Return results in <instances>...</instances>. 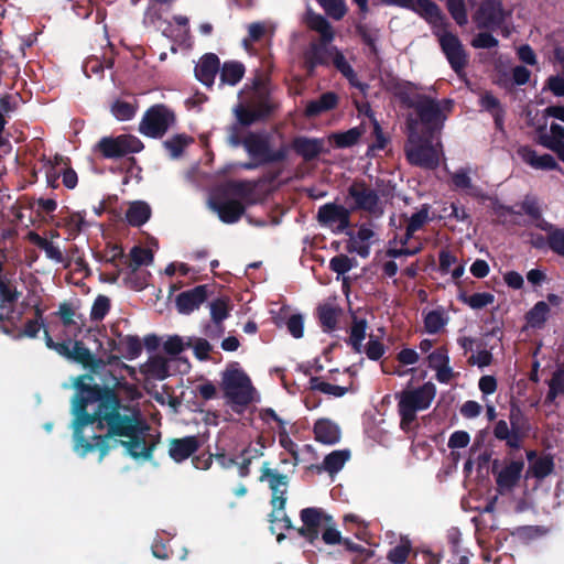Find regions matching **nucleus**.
<instances>
[{
  "label": "nucleus",
  "instance_id": "29",
  "mask_svg": "<svg viewBox=\"0 0 564 564\" xmlns=\"http://www.w3.org/2000/svg\"><path fill=\"white\" fill-rule=\"evenodd\" d=\"M368 322L364 317H358L356 314L351 315V324L349 327V337L346 344L351 347L356 354L362 352V341L367 336Z\"/></svg>",
  "mask_w": 564,
  "mask_h": 564
},
{
  "label": "nucleus",
  "instance_id": "26",
  "mask_svg": "<svg viewBox=\"0 0 564 564\" xmlns=\"http://www.w3.org/2000/svg\"><path fill=\"white\" fill-rule=\"evenodd\" d=\"M387 89L405 107L410 108V105L415 104V97L412 95L419 87L414 83L392 76L387 82Z\"/></svg>",
  "mask_w": 564,
  "mask_h": 564
},
{
  "label": "nucleus",
  "instance_id": "1",
  "mask_svg": "<svg viewBox=\"0 0 564 564\" xmlns=\"http://www.w3.org/2000/svg\"><path fill=\"white\" fill-rule=\"evenodd\" d=\"M91 375H80L74 381V451L85 457L98 449L101 460L111 449L122 446L130 457L151 460L160 433L150 434L151 427L140 410L123 404L113 387L91 384Z\"/></svg>",
  "mask_w": 564,
  "mask_h": 564
},
{
  "label": "nucleus",
  "instance_id": "24",
  "mask_svg": "<svg viewBox=\"0 0 564 564\" xmlns=\"http://www.w3.org/2000/svg\"><path fill=\"white\" fill-rule=\"evenodd\" d=\"M518 154L524 163L535 170L553 171L560 170V165L551 154L539 155L535 150L529 145H523L518 149Z\"/></svg>",
  "mask_w": 564,
  "mask_h": 564
},
{
  "label": "nucleus",
  "instance_id": "54",
  "mask_svg": "<svg viewBox=\"0 0 564 564\" xmlns=\"http://www.w3.org/2000/svg\"><path fill=\"white\" fill-rule=\"evenodd\" d=\"M357 261L355 258H349L346 254H338L330 259L329 269L338 275L349 272Z\"/></svg>",
  "mask_w": 564,
  "mask_h": 564
},
{
  "label": "nucleus",
  "instance_id": "9",
  "mask_svg": "<svg viewBox=\"0 0 564 564\" xmlns=\"http://www.w3.org/2000/svg\"><path fill=\"white\" fill-rule=\"evenodd\" d=\"M144 148L142 141L132 134L102 137L95 145L104 159H120L131 153H139Z\"/></svg>",
  "mask_w": 564,
  "mask_h": 564
},
{
  "label": "nucleus",
  "instance_id": "22",
  "mask_svg": "<svg viewBox=\"0 0 564 564\" xmlns=\"http://www.w3.org/2000/svg\"><path fill=\"white\" fill-rule=\"evenodd\" d=\"M510 426L513 432L512 443L510 444V448L519 449L521 447V443L523 437L530 431V422L529 419L524 415L521 408L514 403H511L510 413H509Z\"/></svg>",
  "mask_w": 564,
  "mask_h": 564
},
{
  "label": "nucleus",
  "instance_id": "28",
  "mask_svg": "<svg viewBox=\"0 0 564 564\" xmlns=\"http://www.w3.org/2000/svg\"><path fill=\"white\" fill-rule=\"evenodd\" d=\"M350 458L349 449H337L327 454L321 465H311L308 469L317 473L327 471L330 476L337 474Z\"/></svg>",
  "mask_w": 564,
  "mask_h": 564
},
{
  "label": "nucleus",
  "instance_id": "17",
  "mask_svg": "<svg viewBox=\"0 0 564 564\" xmlns=\"http://www.w3.org/2000/svg\"><path fill=\"white\" fill-rule=\"evenodd\" d=\"M209 205L225 224L237 223L246 212L241 202L225 197H215L210 199Z\"/></svg>",
  "mask_w": 564,
  "mask_h": 564
},
{
  "label": "nucleus",
  "instance_id": "15",
  "mask_svg": "<svg viewBox=\"0 0 564 564\" xmlns=\"http://www.w3.org/2000/svg\"><path fill=\"white\" fill-rule=\"evenodd\" d=\"M348 195L355 200V209L375 213L379 204V196L377 192L367 184L355 182L348 187Z\"/></svg>",
  "mask_w": 564,
  "mask_h": 564
},
{
  "label": "nucleus",
  "instance_id": "32",
  "mask_svg": "<svg viewBox=\"0 0 564 564\" xmlns=\"http://www.w3.org/2000/svg\"><path fill=\"white\" fill-rule=\"evenodd\" d=\"M151 214V207L147 202L135 200L130 203L126 212V220L132 227H141L150 219Z\"/></svg>",
  "mask_w": 564,
  "mask_h": 564
},
{
  "label": "nucleus",
  "instance_id": "45",
  "mask_svg": "<svg viewBox=\"0 0 564 564\" xmlns=\"http://www.w3.org/2000/svg\"><path fill=\"white\" fill-rule=\"evenodd\" d=\"M457 299L473 310H481L495 302V295L489 292L474 293L471 295L460 292Z\"/></svg>",
  "mask_w": 564,
  "mask_h": 564
},
{
  "label": "nucleus",
  "instance_id": "46",
  "mask_svg": "<svg viewBox=\"0 0 564 564\" xmlns=\"http://www.w3.org/2000/svg\"><path fill=\"white\" fill-rule=\"evenodd\" d=\"M210 319L216 324H224L230 315L231 306L228 297H217L209 303Z\"/></svg>",
  "mask_w": 564,
  "mask_h": 564
},
{
  "label": "nucleus",
  "instance_id": "27",
  "mask_svg": "<svg viewBox=\"0 0 564 564\" xmlns=\"http://www.w3.org/2000/svg\"><path fill=\"white\" fill-rule=\"evenodd\" d=\"M315 440L325 445H334L340 441V429L329 419H319L313 427Z\"/></svg>",
  "mask_w": 564,
  "mask_h": 564
},
{
  "label": "nucleus",
  "instance_id": "19",
  "mask_svg": "<svg viewBox=\"0 0 564 564\" xmlns=\"http://www.w3.org/2000/svg\"><path fill=\"white\" fill-rule=\"evenodd\" d=\"M200 445V441L196 435L171 438L169 442V455L175 463H182L192 457L199 449Z\"/></svg>",
  "mask_w": 564,
  "mask_h": 564
},
{
  "label": "nucleus",
  "instance_id": "35",
  "mask_svg": "<svg viewBox=\"0 0 564 564\" xmlns=\"http://www.w3.org/2000/svg\"><path fill=\"white\" fill-rule=\"evenodd\" d=\"M28 240L35 245L37 248L44 250L46 257L56 263H64L65 258L63 252L57 246H54L46 238L39 235L36 231H29L26 235Z\"/></svg>",
  "mask_w": 564,
  "mask_h": 564
},
{
  "label": "nucleus",
  "instance_id": "50",
  "mask_svg": "<svg viewBox=\"0 0 564 564\" xmlns=\"http://www.w3.org/2000/svg\"><path fill=\"white\" fill-rule=\"evenodd\" d=\"M310 388L312 390H317L325 394L334 395L336 398L344 397L348 391V388H346V387L335 386V384L322 381L318 377H312L310 379Z\"/></svg>",
  "mask_w": 564,
  "mask_h": 564
},
{
  "label": "nucleus",
  "instance_id": "49",
  "mask_svg": "<svg viewBox=\"0 0 564 564\" xmlns=\"http://www.w3.org/2000/svg\"><path fill=\"white\" fill-rule=\"evenodd\" d=\"M554 469V460L552 456H542L535 458V460L530 465L529 471L533 475V477L538 479H543L549 476Z\"/></svg>",
  "mask_w": 564,
  "mask_h": 564
},
{
  "label": "nucleus",
  "instance_id": "38",
  "mask_svg": "<svg viewBox=\"0 0 564 564\" xmlns=\"http://www.w3.org/2000/svg\"><path fill=\"white\" fill-rule=\"evenodd\" d=\"M307 25L311 30L316 31L321 35L324 44H328L334 39V31L326 18L321 14L312 13L307 18Z\"/></svg>",
  "mask_w": 564,
  "mask_h": 564
},
{
  "label": "nucleus",
  "instance_id": "47",
  "mask_svg": "<svg viewBox=\"0 0 564 564\" xmlns=\"http://www.w3.org/2000/svg\"><path fill=\"white\" fill-rule=\"evenodd\" d=\"M448 318L442 308L430 311L424 316V327L429 334H437L446 324Z\"/></svg>",
  "mask_w": 564,
  "mask_h": 564
},
{
  "label": "nucleus",
  "instance_id": "43",
  "mask_svg": "<svg viewBox=\"0 0 564 564\" xmlns=\"http://www.w3.org/2000/svg\"><path fill=\"white\" fill-rule=\"evenodd\" d=\"M194 142V139L185 133H177L163 142L164 149L170 153L172 159L180 158L185 148Z\"/></svg>",
  "mask_w": 564,
  "mask_h": 564
},
{
  "label": "nucleus",
  "instance_id": "8",
  "mask_svg": "<svg viewBox=\"0 0 564 564\" xmlns=\"http://www.w3.org/2000/svg\"><path fill=\"white\" fill-rule=\"evenodd\" d=\"M243 148L250 158L260 160V163L283 162L288 158V147L281 145L278 150H272L270 138L267 134L248 132L245 137Z\"/></svg>",
  "mask_w": 564,
  "mask_h": 564
},
{
  "label": "nucleus",
  "instance_id": "23",
  "mask_svg": "<svg viewBox=\"0 0 564 564\" xmlns=\"http://www.w3.org/2000/svg\"><path fill=\"white\" fill-rule=\"evenodd\" d=\"M220 61L214 53H207L202 56L195 66V77L206 87L210 88L214 85L215 77L219 73Z\"/></svg>",
  "mask_w": 564,
  "mask_h": 564
},
{
  "label": "nucleus",
  "instance_id": "18",
  "mask_svg": "<svg viewBox=\"0 0 564 564\" xmlns=\"http://www.w3.org/2000/svg\"><path fill=\"white\" fill-rule=\"evenodd\" d=\"M317 221L321 225H333L338 223V231H343L350 224V213L341 205L327 203L318 208Z\"/></svg>",
  "mask_w": 564,
  "mask_h": 564
},
{
  "label": "nucleus",
  "instance_id": "31",
  "mask_svg": "<svg viewBox=\"0 0 564 564\" xmlns=\"http://www.w3.org/2000/svg\"><path fill=\"white\" fill-rule=\"evenodd\" d=\"M338 105V95L334 91L322 94L317 99L307 102L305 108V116L307 118H315L323 112L333 110Z\"/></svg>",
  "mask_w": 564,
  "mask_h": 564
},
{
  "label": "nucleus",
  "instance_id": "20",
  "mask_svg": "<svg viewBox=\"0 0 564 564\" xmlns=\"http://www.w3.org/2000/svg\"><path fill=\"white\" fill-rule=\"evenodd\" d=\"M303 527L297 529V533L303 536L307 542L314 544L319 535V525L322 522V510L318 508H304L300 512Z\"/></svg>",
  "mask_w": 564,
  "mask_h": 564
},
{
  "label": "nucleus",
  "instance_id": "56",
  "mask_svg": "<svg viewBox=\"0 0 564 564\" xmlns=\"http://www.w3.org/2000/svg\"><path fill=\"white\" fill-rule=\"evenodd\" d=\"M120 345L124 346L123 357L132 360L142 352V344L138 336L128 335L121 339Z\"/></svg>",
  "mask_w": 564,
  "mask_h": 564
},
{
  "label": "nucleus",
  "instance_id": "52",
  "mask_svg": "<svg viewBox=\"0 0 564 564\" xmlns=\"http://www.w3.org/2000/svg\"><path fill=\"white\" fill-rule=\"evenodd\" d=\"M430 205L423 204L416 213H414L408 221V237H412L414 232L420 230L429 220Z\"/></svg>",
  "mask_w": 564,
  "mask_h": 564
},
{
  "label": "nucleus",
  "instance_id": "4",
  "mask_svg": "<svg viewBox=\"0 0 564 564\" xmlns=\"http://www.w3.org/2000/svg\"><path fill=\"white\" fill-rule=\"evenodd\" d=\"M44 341L48 349H52L65 359L82 365L85 369H88V375H91L93 378L94 375L99 372V369L105 367V361L100 357L95 356L90 349L86 347L83 340L75 339L72 341L70 339H66L63 341H55L48 330L44 328ZM90 383L94 384V380Z\"/></svg>",
  "mask_w": 564,
  "mask_h": 564
},
{
  "label": "nucleus",
  "instance_id": "36",
  "mask_svg": "<svg viewBox=\"0 0 564 564\" xmlns=\"http://www.w3.org/2000/svg\"><path fill=\"white\" fill-rule=\"evenodd\" d=\"M246 72L245 65L237 61H228L219 67L220 82L230 86L237 85Z\"/></svg>",
  "mask_w": 564,
  "mask_h": 564
},
{
  "label": "nucleus",
  "instance_id": "41",
  "mask_svg": "<svg viewBox=\"0 0 564 564\" xmlns=\"http://www.w3.org/2000/svg\"><path fill=\"white\" fill-rule=\"evenodd\" d=\"M151 273L147 270H139V268H129L123 284L134 291H142L149 285Z\"/></svg>",
  "mask_w": 564,
  "mask_h": 564
},
{
  "label": "nucleus",
  "instance_id": "48",
  "mask_svg": "<svg viewBox=\"0 0 564 564\" xmlns=\"http://www.w3.org/2000/svg\"><path fill=\"white\" fill-rule=\"evenodd\" d=\"M411 551V541L402 538L400 543L388 552L387 558L392 564H404Z\"/></svg>",
  "mask_w": 564,
  "mask_h": 564
},
{
  "label": "nucleus",
  "instance_id": "5",
  "mask_svg": "<svg viewBox=\"0 0 564 564\" xmlns=\"http://www.w3.org/2000/svg\"><path fill=\"white\" fill-rule=\"evenodd\" d=\"M270 464L264 462L261 467L260 481L268 480L269 488L272 491L271 506L273 511L270 514V522L275 523L278 521L283 522L285 530L293 529L292 521L288 514L283 513L279 517L278 512L283 511L286 503V488L289 486V477L284 474L279 473L275 469H271Z\"/></svg>",
  "mask_w": 564,
  "mask_h": 564
},
{
  "label": "nucleus",
  "instance_id": "37",
  "mask_svg": "<svg viewBox=\"0 0 564 564\" xmlns=\"http://www.w3.org/2000/svg\"><path fill=\"white\" fill-rule=\"evenodd\" d=\"M340 308L329 304L319 305L317 316L323 332L330 333L336 329Z\"/></svg>",
  "mask_w": 564,
  "mask_h": 564
},
{
  "label": "nucleus",
  "instance_id": "7",
  "mask_svg": "<svg viewBox=\"0 0 564 564\" xmlns=\"http://www.w3.org/2000/svg\"><path fill=\"white\" fill-rule=\"evenodd\" d=\"M175 122L174 111L163 104H156L144 112L139 123V132L148 138L160 139Z\"/></svg>",
  "mask_w": 564,
  "mask_h": 564
},
{
  "label": "nucleus",
  "instance_id": "40",
  "mask_svg": "<svg viewBox=\"0 0 564 564\" xmlns=\"http://www.w3.org/2000/svg\"><path fill=\"white\" fill-rule=\"evenodd\" d=\"M55 315L59 317L62 324L64 327H70V326H75L76 327V330L74 333V337H77L82 332H83V327H84V319H83V315L79 314L78 315V318L82 319L80 324H78L74 317L76 315L75 313V310L73 308L72 304L67 303V302H63L59 304L58 306V311L55 312Z\"/></svg>",
  "mask_w": 564,
  "mask_h": 564
},
{
  "label": "nucleus",
  "instance_id": "42",
  "mask_svg": "<svg viewBox=\"0 0 564 564\" xmlns=\"http://www.w3.org/2000/svg\"><path fill=\"white\" fill-rule=\"evenodd\" d=\"M355 30L357 35L361 39L362 43L369 47L370 53L378 55L379 48L377 42L380 37L379 29L370 28L365 23H357Z\"/></svg>",
  "mask_w": 564,
  "mask_h": 564
},
{
  "label": "nucleus",
  "instance_id": "53",
  "mask_svg": "<svg viewBox=\"0 0 564 564\" xmlns=\"http://www.w3.org/2000/svg\"><path fill=\"white\" fill-rule=\"evenodd\" d=\"M153 252L150 249L134 246L130 250L129 268H140L142 264H151L153 262Z\"/></svg>",
  "mask_w": 564,
  "mask_h": 564
},
{
  "label": "nucleus",
  "instance_id": "16",
  "mask_svg": "<svg viewBox=\"0 0 564 564\" xmlns=\"http://www.w3.org/2000/svg\"><path fill=\"white\" fill-rule=\"evenodd\" d=\"M405 9L424 18L432 25L433 32L445 30L448 25L440 7L431 0H413V8Z\"/></svg>",
  "mask_w": 564,
  "mask_h": 564
},
{
  "label": "nucleus",
  "instance_id": "25",
  "mask_svg": "<svg viewBox=\"0 0 564 564\" xmlns=\"http://www.w3.org/2000/svg\"><path fill=\"white\" fill-rule=\"evenodd\" d=\"M324 141L317 138L295 137L291 147L294 152L303 158L304 161L311 162L318 158L323 152Z\"/></svg>",
  "mask_w": 564,
  "mask_h": 564
},
{
  "label": "nucleus",
  "instance_id": "57",
  "mask_svg": "<svg viewBox=\"0 0 564 564\" xmlns=\"http://www.w3.org/2000/svg\"><path fill=\"white\" fill-rule=\"evenodd\" d=\"M137 108L123 100H116L111 105V113L120 121H127L134 117Z\"/></svg>",
  "mask_w": 564,
  "mask_h": 564
},
{
  "label": "nucleus",
  "instance_id": "33",
  "mask_svg": "<svg viewBox=\"0 0 564 564\" xmlns=\"http://www.w3.org/2000/svg\"><path fill=\"white\" fill-rule=\"evenodd\" d=\"M366 132V129L362 124L358 127L350 128L344 132H335L329 135V141L337 149H346L356 145L362 134Z\"/></svg>",
  "mask_w": 564,
  "mask_h": 564
},
{
  "label": "nucleus",
  "instance_id": "58",
  "mask_svg": "<svg viewBox=\"0 0 564 564\" xmlns=\"http://www.w3.org/2000/svg\"><path fill=\"white\" fill-rule=\"evenodd\" d=\"M332 63L335 66V68L338 72H340V74L345 78H347L349 82H351L356 77V73H355L354 68L347 62L344 54L340 51H338L337 48L335 50V53L333 55Z\"/></svg>",
  "mask_w": 564,
  "mask_h": 564
},
{
  "label": "nucleus",
  "instance_id": "55",
  "mask_svg": "<svg viewBox=\"0 0 564 564\" xmlns=\"http://www.w3.org/2000/svg\"><path fill=\"white\" fill-rule=\"evenodd\" d=\"M110 311V300L106 295H98L90 310V319L94 322L102 321Z\"/></svg>",
  "mask_w": 564,
  "mask_h": 564
},
{
  "label": "nucleus",
  "instance_id": "30",
  "mask_svg": "<svg viewBox=\"0 0 564 564\" xmlns=\"http://www.w3.org/2000/svg\"><path fill=\"white\" fill-rule=\"evenodd\" d=\"M523 467L522 460H512L506 465L496 477L497 486L500 489L511 490L518 484Z\"/></svg>",
  "mask_w": 564,
  "mask_h": 564
},
{
  "label": "nucleus",
  "instance_id": "21",
  "mask_svg": "<svg viewBox=\"0 0 564 564\" xmlns=\"http://www.w3.org/2000/svg\"><path fill=\"white\" fill-rule=\"evenodd\" d=\"M327 44L313 43L310 50L304 54V67L310 76H312L317 66H328L332 63L336 47L327 48Z\"/></svg>",
  "mask_w": 564,
  "mask_h": 564
},
{
  "label": "nucleus",
  "instance_id": "51",
  "mask_svg": "<svg viewBox=\"0 0 564 564\" xmlns=\"http://www.w3.org/2000/svg\"><path fill=\"white\" fill-rule=\"evenodd\" d=\"M326 14L332 19L339 21L347 13V7L344 0H317Z\"/></svg>",
  "mask_w": 564,
  "mask_h": 564
},
{
  "label": "nucleus",
  "instance_id": "60",
  "mask_svg": "<svg viewBox=\"0 0 564 564\" xmlns=\"http://www.w3.org/2000/svg\"><path fill=\"white\" fill-rule=\"evenodd\" d=\"M366 356L373 361H378L386 354V346L378 339V337L370 335L369 341L362 348Z\"/></svg>",
  "mask_w": 564,
  "mask_h": 564
},
{
  "label": "nucleus",
  "instance_id": "61",
  "mask_svg": "<svg viewBox=\"0 0 564 564\" xmlns=\"http://www.w3.org/2000/svg\"><path fill=\"white\" fill-rule=\"evenodd\" d=\"M41 328H46L45 323H41L34 319H28L24 323L23 328L13 336V339L20 340L24 337L36 338L39 336Z\"/></svg>",
  "mask_w": 564,
  "mask_h": 564
},
{
  "label": "nucleus",
  "instance_id": "11",
  "mask_svg": "<svg viewBox=\"0 0 564 564\" xmlns=\"http://www.w3.org/2000/svg\"><path fill=\"white\" fill-rule=\"evenodd\" d=\"M438 37L442 52L446 56L452 69L460 74L468 64V55L458 36L445 30L434 31Z\"/></svg>",
  "mask_w": 564,
  "mask_h": 564
},
{
  "label": "nucleus",
  "instance_id": "6",
  "mask_svg": "<svg viewBox=\"0 0 564 564\" xmlns=\"http://www.w3.org/2000/svg\"><path fill=\"white\" fill-rule=\"evenodd\" d=\"M220 387L232 405L247 406L252 401L251 380L241 369L232 367L223 371Z\"/></svg>",
  "mask_w": 564,
  "mask_h": 564
},
{
  "label": "nucleus",
  "instance_id": "64",
  "mask_svg": "<svg viewBox=\"0 0 564 564\" xmlns=\"http://www.w3.org/2000/svg\"><path fill=\"white\" fill-rule=\"evenodd\" d=\"M546 245L553 253L564 257V227L554 230L546 240Z\"/></svg>",
  "mask_w": 564,
  "mask_h": 564
},
{
  "label": "nucleus",
  "instance_id": "59",
  "mask_svg": "<svg viewBox=\"0 0 564 564\" xmlns=\"http://www.w3.org/2000/svg\"><path fill=\"white\" fill-rule=\"evenodd\" d=\"M447 10L459 26L467 23V11L464 0H447Z\"/></svg>",
  "mask_w": 564,
  "mask_h": 564
},
{
  "label": "nucleus",
  "instance_id": "3",
  "mask_svg": "<svg viewBox=\"0 0 564 564\" xmlns=\"http://www.w3.org/2000/svg\"><path fill=\"white\" fill-rule=\"evenodd\" d=\"M435 394L436 387L432 382H425L415 389H405L397 394L402 431L409 432L412 429L416 420V412L429 409Z\"/></svg>",
  "mask_w": 564,
  "mask_h": 564
},
{
  "label": "nucleus",
  "instance_id": "2",
  "mask_svg": "<svg viewBox=\"0 0 564 564\" xmlns=\"http://www.w3.org/2000/svg\"><path fill=\"white\" fill-rule=\"evenodd\" d=\"M408 126V144L404 152L408 162L413 166L426 170H435L440 165V155L433 145L434 135L432 133L420 134L417 131V120L410 118Z\"/></svg>",
  "mask_w": 564,
  "mask_h": 564
},
{
  "label": "nucleus",
  "instance_id": "13",
  "mask_svg": "<svg viewBox=\"0 0 564 564\" xmlns=\"http://www.w3.org/2000/svg\"><path fill=\"white\" fill-rule=\"evenodd\" d=\"M213 293L207 284L197 285L191 290L181 292L175 297V306L180 314L189 315L198 310Z\"/></svg>",
  "mask_w": 564,
  "mask_h": 564
},
{
  "label": "nucleus",
  "instance_id": "14",
  "mask_svg": "<svg viewBox=\"0 0 564 564\" xmlns=\"http://www.w3.org/2000/svg\"><path fill=\"white\" fill-rule=\"evenodd\" d=\"M275 110V106L264 98L257 102L253 108L239 104L235 108V115L239 124L247 127L256 122L267 120Z\"/></svg>",
  "mask_w": 564,
  "mask_h": 564
},
{
  "label": "nucleus",
  "instance_id": "10",
  "mask_svg": "<svg viewBox=\"0 0 564 564\" xmlns=\"http://www.w3.org/2000/svg\"><path fill=\"white\" fill-rule=\"evenodd\" d=\"M410 108L415 110L417 123L421 122L424 126L421 134L432 133L434 135L442 128L445 116L437 100L419 94L415 96V104L410 105Z\"/></svg>",
  "mask_w": 564,
  "mask_h": 564
},
{
  "label": "nucleus",
  "instance_id": "39",
  "mask_svg": "<svg viewBox=\"0 0 564 564\" xmlns=\"http://www.w3.org/2000/svg\"><path fill=\"white\" fill-rule=\"evenodd\" d=\"M550 314V306L544 301L536 302L533 307L525 314L527 324L536 329H541Z\"/></svg>",
  "mask_w": 564,
  "mask_h": 564
},
{
  "label": "nucleus",
  "instance_id": "12",
  "mask_svg": "<svg viewBox=\"0 0 564 564\" xmlns=\"http://www.w3.org/2000/svg\"><path fill=\"white\" fill-rule=\"evenodd\" d=\"M478 29L496 30L505 21V11L500 0H484L476 12Z\"/></svg>",
  "mask_w": 564,
  "mask_h": 564
},
{
  "label": "nucleus",
  "instance_id": "44",
  "mask_svg": "<svg viewBox=\"0 0 564 564\" xmlns=\"http://www.w3.org/2000/svg\"><path fill=\"white\" fill-rule=\"evenodd\" d=\"M144 367V372L156 380H164L170 375L169 362L161 356L151 357Z\"/></svg>",
  "mask_w": 564,
  "mask_h": 564
},
{
  "label": "nucleus",
  "instance_id": "62",
  "mask_svg": "<svg viewBox=\"0 0 564 564\" xmlns=\"http://www.w3.org/2000/svg\"><path fill=\"white\" fill-rule=\"evenodd\" d=\"M262 455H263V453L261 449H258V448L251 449L250 447L245 448L240 454V456L242 457V462L238 466L240 477H243V478L248 477L250 474V465L252 463V459L254 457L262 456Z\"/></svg>",
  "mask_w": 564,
  "mask_h": 564
},
{
  "label": "nucleus",
  "instance_id": "63",
  "mask_svg": "<svg viewBox=\"0 0 564 564\" xmlns=\"http://www.w3.org/2000/svg\"><path fill=\"white\" fill-rule=\"evenodd\" d=\"M479 106L489 112L491 116L494 113L505 111V108L502 107L500 100L492 95L491 91H485L481 94L479 98Z\"/></svg>",
  "mask_w": 564,
  "mask_h": 564
},
{
  "label": "nucleus",
  "instance_id": "34",
  "mask_svg": "<svg viewBox=\"0 0 564 564\" xmlns=\"http://www.w3.org/2000/svg\"><path fill=\"white\" fill-rule=\"evenodd\" d=\"M3 263L0 262V304L2 307L13 305L21 296V292L17 289L13 281L3 274Z\"/></svg>",
  "mask_w": 564,
  "mask_h": 564
}]
</instances>
